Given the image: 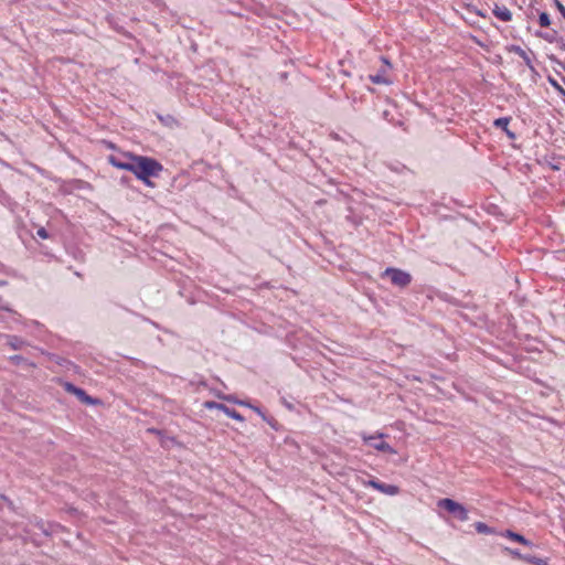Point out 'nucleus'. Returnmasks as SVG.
Returning a JSON list of instances; mask_svg holds the SVG:
<instances>
[{"mask_svg":"<svg viewBox=\"0 0 565 565\" xmlns=\"http://www.w3.org/2000/svg\"><path fill=\"white\" fill-rule=\"evenodd\" d=\"M555 6L559 13L562 14V17L565 19V7L563 6V3L559 2L558 0H555Z\"/></svg>","mask_w":565,"mask_h":565,"instance_id":"20","label":"nucleus"},{"mask_svg":"<svg viewBox=\"0 0 565 565\" xmlns=\"http://www.w3.org/2000/svg\"><path fill=\"white\" fill-rule=\"evenodd\" d=\"M9 344L13 349L18 350L22 347L23 341L21 339H19L18 337H9Z\"/></svg>","mask_w":565,"mask_h":565,"instance_id":"17","label":"nucleus"},{"mask_svg":"<svg viewBox=\"0 0 565 565\" xmlns=\"http://www.w3.org/2000/svg\"><path fill=\"white\" fill-rule=\"evenodd\" d=\"M504 551L510 555L512 556V558H515V559H519V561H522L523 562V558L525 556V554H522L519 550H514V548H510V547H505Z\"/></svg>","mask_w":565,"mask_h":565,"instance_id":"15","label":"nucleus"},{"mask_svg":"<svg viewBox=\"0 0 565 565\" xmlns=\"http://www.w3.org/2000/svg\"><path fill=\"white\" fill-rule=\"evenodd\" d=\"M63 387H64V390H65L66 392H68V393H71V394H73V395H75V393H76V391H77V388H78L77 386H75L74 384H72V383H70V382H65V383L63 384Z\"/></svg>","mask_w":565,"mask_h":565,"instance_id":"18","label":"nucleus"},{"mask_svg":"<svg viewBox=\"0 0 565 565\" xmlns=\"http://www.w3.org/2000/svg\"><path fill=\"white\" fill-rule=\"evenodd\" d=\"M437 505L441 509H445L460 521L468 520V510L462 504L456 502L452 499H440Z\"/></svg>","mask_w":565,"mask_h":565,"instance_id":"3","label":"nucleus"},{"mask_svg":"<svg viewBox=\"0 0 565 565\" xmlns=\"http://www.w3.org/2000/svg\"><path fill=\"white\" fill-rule=\"evenodd\" d=\"M370 78L375 84L386 83L381 75L371 76Z\"/></svg>","mask_w":565,"mask_h":565,"instance_id":"21","label":"nucleus"},{"mask_svg":"<svg viewBox=\"0 0 565 565\" xmlns=\"http://www.w3.org/2000/svg\"><path fill=\"white\" fill-rule=\"evenodd\" d=\"M383 277H388L391 282L399 288H405L412 282V275L398 268L388 267L384 270Z\"/></svg>","mask_w":565,"mask_h":565,"instance_id":"2","label":"nucleus"},{"mask_svg":"<svg viewBox=\"0 0 565 565\" xmlns=\"http://www.w3.org/2000/svg\"><path fill=\"white\" fill-rule=\"evenodd\" d=\"M252 409H253V411H255L259 416H262V417H263V419H265V420H266V416H265L264 412H263L259 407H257V406H253V408H252Z\"/></svg>","mask_w":565,"mask_h":565,"instance_id":"22","label":"nucleus"},{"mask_svg":"<svg viewBox=\"0 0 565 565\" xmlns=\"http://www.w3.org/2000/svg\"><path fill=\"white\" fill-rule=\"evenodd\" d=\"M128 180H129V179H128L127 177H122V178L120 179V183H121V184H128Z\"/></svg>","mask_w":565,"mask_h":565,"instance_id":"25","label":"nucleus"},{"mask_svg":"<svg viewBox=\"0 0 565 565\" xmlns=\"http://www.w3.org/2000/svg\"><path fill=\"white\" fill-rule=\"evenodd\" d=\"M0 309H2V310H7V311H9V310H10L7 306H4V305H3V299H2V297H1V296H0Z\"/></svg>","mask_w":565,"mask_h":565,"instance_id":"23","label":"nucleus"},{"mask_svg":"<svg viewBox=\"0 0 565 565\" xmlns=\"http://www.w3.org/2000/svg\"><path fill=\"white\" fill-rule=\"evenodd\" d=\"M221 398H223L224 401H227V402H231V403H234V404H237V405H241V406H246V407H249V408H253L254 405H252L249 402L247 401H241L238 398H236L235 396L233 395H224V396H218Z\"/></svg>","mask_w":565,"mask_h":565,"instance_id":"12","label":"nucleus"},{"mask_svg":"<svg viewBox=\"0 0 565 565\" xmlns=\"http://www.w3.org/2000/svg\"><path fill=\"white\" fill-rule=\"evenodd\" d=\"M107 160L113 167L134 173L138 180L150 188L154 186L151 178L158 177L163 169L156 159L132 153H124L121 158L110 154Z\"/></svg>","mask_w":565,"mask_h":565,"instance_id":"1","label":"nucleus"},{"mask_svg":"<svg viewBox=\"0 0 565 565\" xmlns=\"http://www.w3.org/2000/svg\"><path fill=\"white\" fill-rule=\"evenodd\" d=\"M523 562L532 564V565H548L546 559L525 554Z\"/></svg>","mask_w":565,"mask_h":565,"instance_id":"13","label":"nucleus"},{"mask_svg":"<svg viewBox=\"0 0 565 565\" xmlns=\"http://www.w3.org/2000/svg\"><path fill=\"white\" fill-rule=\"evenodd\" d=\"M475 529L480 534H492L493 533L492 529L483 522H477L475 524Z\"/></svg>","mask_w":565,"mask_h":565,"instance_id":"14","label":"nucleus"},{"mask_svg":"<svg viewBox=\"0 0 565 565\" xmlns=\"http://www.w3.org/2000/svg\"><path fill=\"white\" fill-rule=\"evenodd\" d=\"M510 51L515 53V54H518L521 57V60L524 61L526 66L530 70L534 71V66L532 64L531 57L529 56V54L522 47H520L518 45H513Z\"/></svg>","mask_w":565,"mask_h":565,"instance_id":"10","label":"nucleus"},{"mask_svg":"<svg viewBox=\"0 0 565 565\" xmlns=\"http://www.w3.org/2000/svg\"><path fill=\"white\" fill-rule=\"evenodd\" d=\"M204 407L206 409H218V411H222L228 417H231V418H233L235 420H238V422H244L245 420L244 417L238 412H236L235 409L230 408L226 405L217 403V402H214V401H206V402H204Z\"/></svg>","mask_w":565,"mask_h":565,"instance_id":"5","label":"nucleus"},{"mask_svg":"<svg viewBox=\"0 0 565 565\" xmlns=\"http://www.w3.org/2000/svg\"><path fill=\"white\" fill-rule=\"evenodd\" d=\"M384 436L385 435L382 433H377L376 435H367L365 433H361L362 440L372 448L381 452L395 454L396 451L393 449V447L382 440Z\"/></svg>","mask_w":565,"mask_h":565,"instance_id":"4","label":"nucleus"},{"mask_svg":"<svg viewBox=\"0 0 565 565\" xmlns=\"http://www.w3.org/2000/svg\"><path fill=\"white\" fill-rule=\"evenodd\" d=\"M36 235L42 238V239H46L49 237V233L44 228V227H40L38 231H36Z\"/></svg>","mask_w":565,"mask_h":565,"instance_id":"19","label":"nucleus"},{"mask_svg":"<svg viewBox=\"0 0 565 565\" xmlns=\"http://www.w3.org/2000/svg\"><path fill=\"white\" fill-rule=\"evenodd\" d=\"M502 535L504 537H508L514 542H518L520 544H523L525 546H533L532 542L529 541L527 539H525L523 535L516 533V532H513L511 530H507L504 533H502Z\"/></svg>","mask_w":565,"mask_h":565,"instance_id":"9","label":"nucleus"},{"mask_svg":"<svg viewBox=\"0 0 565 565\" xmlns=\"http://www.w3.org/2000/svg\"><path fill=\"white\" fill-rule=\"evenodd\" d=\"M539 24L542 28H547L551 24L550 15L546 12H542L539 15Z\"/></svg>","mask_w":565,"mask_h":565,"instance_id":"16","label":"nucleus"},{"mask_svg":"<svg viewBox=\"0 0 565 565\" xmlns=\"http://www.w3.org/2000/svg\"><path fill=\"white\" fill-rule=\"evenodd\" d=\"M12 361H14L15 363H19L20 361L23 360V358L21 355H14L11 358Z\"/></svg>","mask_w":565,"mask_h":565,"instance_id":"24","label":"nucleus"},{"mask_svg":"<svg viewBox=\"0 0 565 565\" xmlns=\"http://www.w3.org/2000/svg\"><path fill=\"white\" fill-rule=\"evenodd\" d=\"M492 13L494 17L503 22H509L512 20V13L505 6L494 4L492 9Z\"/></svg>","mask_w":565,"mask_h":565,"instance_id":"7","label":"nucleus"},{"mask_svg":"<svg viewBox=\"0 0 565 565\" xmlns=\"http://www.w3.org/2000/svg\"><path fill=\"white\" fill-rule=\"evenodd\" d=\"M364 484L387 495H395L399 492L398 487L381 482L377 479H370L369 481L364 482Z\"/></svg>","mask_w":565,"mask_h":565,"instance_id":"6","label":"nucleus"},{"mask_svg":"<svg viewBox=\"0 0 565 565\" xmlns=\"http://www.w3.org/2000/svg\"><path fill=\"white\" fill-rule=\"evenodd\" d=\"M510 117H500L493 121L495 128L502 129L510 139H515V134L509 129Z\"/></svg>","mask_w":565,"mask_h":565,"instance_id":"8","label":"nucleus"},{"mask_svg":"<svg viewBox=\"0 0 565 565\" xmlns=\"http://www.w3.org/2000/svg\"><path fill=\"white\" fill-rule=\"evenodd\" d=\"M75 396L83 403L87 404V405H93L96 403V401L90 397L89 395H87V393L83 390V388H77L76 393H75Z\"/></svg>","mask_w":565,"mask_h":565,"instance_id":"11","label":"nucleus"}]
</instances>
